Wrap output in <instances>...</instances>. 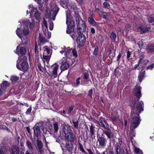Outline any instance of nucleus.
<instances>
[{
    "mask_svg": "<svg viewBox=\"0 0 154 154\" xmlns=\"http://www.w3.org/2000/svg\"><path fill=\"white\" fill-rule=\"evenodd\" d=\"M43 146V144L41 141L39 140H38L37 141V147L38 149H39V152H41Z\"/></svg>",
    "mask_w": 154,
    "mask_h": 154,
    "instance_id": "obj_27",
    "label": "nucleus"
},
{
    "mask_svg": "<svg viewBox=\"0 0 154 154\" xmlns=\"http://www.w3.org/2000/svg\"><path fill=\"white\" fill-rule=\"evenodd\" d=\"M148 20L149 22L152 23L154 25V19L153 18L151 17H148Z\"/></svg>",
    "mask_w": 154,
    "mask_h": 154,
    "instance_id": "obj_46",
    "label": "nucleus"
},
{
    "mask_svg": "<svg viewBox=\"0 0 154 154\" xmlns=\"http://www.w3.org/2000/svg\"><path fill=\"white\" fill-rule=\"evenodd\" d=\"M19 78L16 76L12 75L11 77V80L12 82H16L19 80Z\"/></svg>",
    "mask_w": 154,
    "mask_h": 154,
    "instance_id": "obj_35",
    "label": "nucleus"
},
{
    "mask_svg": "<svg viewBox=\"0 0 154 154\" xmlns=\"http://www.w3.org/2000/svg\"><path fill=\"white\" fill-rule=\"evenodd\" d=\"M143 102L142 101H139L138 100L136 101L134 104L131 105V116L132 120L130 126L131 134L133 132V131H131L137 128L140 123L141 120L139 114L143 110Z\"/></svg>",
    "mask_w": 154,
    "mask_h": 154,
    "instance_id": "obj_1",
    "label": "nucleus"
},
{
    "mask_svg": "<svg viewBox=\"0 0 154 154\" xmlns=\"http://www.w3.org/2000/svg\"><path fill=\"white\" fill-rule=\"evenodd\" d=\"M103 5L104 7L107 8L109 6V4L106 2H104L103 3Z\"/></svg>",
    "mask_w": 154,
    "mask_h": 154,
    "instance_id": "obj_63",
    "label": "nucleus"
},
{
    "mask_svg": "<svg viewBox=\"0 0 154 154\" xmlns=\"http://www.w3.org/2000/svg\"><path fill=\"white\" fill-rule=\"evenodd\" d=\"M24 72L22 74H20V79H25L26 78H28L29 76V72L26 71H24Z\"/></svg>",
    "mask_w": 154,
    "mask_h": 154,
    "instance_id": "obj_23",
    "label": "nucleus"
},
{
    "mask_svg": "<svg viewBox=\"0 0 154 154\" xmlns=\"http://www.w3.org/2000/svg\"><path fill=\"white\" fill-rule=\"evenodd\" d=\"M11 154H19L20 149L17 145L13 146L10 151Z\"/></svg>",
    "mask_w": 154,
    "mask_h": 154,
    "instance_id": "obj_15",
    "label": "nucleus"
},
{
    "mask_svg": "<svg viewBox=\"0 0 154 154\" xmlns=\"http://www.w3.org/2000/svg\"><path fill=\"white\" fill-rule=\"evenodd\" d=\"M63 131L65 135L72 132L71 127L68 125L63 124L62 125Z\"/></svg>",
    "mask_w": 154,
    "mask_h": 154,
    "instance_id": "obj_11",
    "label": "nucleus"
},
{
    "mask_svg": "<svg viewBox=\"0 0 154 154\" xmlns=\"http://www.w3.org/2000/svg\"><path fill=\"white\" fill-rule=\"evenodd\" d=\"M2 84L3 88L5 89L8 87L10 85L9 83L7 81H4Z\"/></svg>",
    "mask_w": 154,
    "mask_h": 154,
    "instance_id": "obj_44",
    "label": "nucleus"
},
{
    "mask_svg": "<svg viewBox=\"0 0 154 154\" xmlns=\"http://www.w3.org/2000/svg\"><path fill=\"white\" fill-rule=\"evenodd\" d=\"M43 105V106L44 107V109H48V99H46L45 98H44V99Z\"/></svg>",
    "mask_w": 154,
    "mask_h": 154,
    "instance_id": "obj_30",
    "label": "nucleus"
},
{
    "mask_svg": "<svg viewBox=\"0 0 154 154\" xmlns=\"http://www.w3.org/2000/svg\"><path fill=\"white\" fill-rule=\"evenodd\" d=\"M154 68V63L148 66L147 67H146V69L147 70H152L153 69V68Z\"/></svg>",
    "mask_w": 154,
    "mask_h": 154,
    "instance_id": "obj_49",
    "label": "nucleus"
},
{
    "mask_svg": "<svg viewBox=\"0 0 154 154\" xmlns=\"http://www.w3.org/2000/svg\"><path fill=\"white\" fill-rule=\"evenodd\" d=\"M38 48V47L37 45L36 42L35 47V48H34L35 52V53H37V54H38L39 52L37 50Z\"/></svg>",
    "mask_w": 154,
    "mask_h": 154,
    "instance_id": "obj_59",
    "label": "nucleus"
},
{
    "mask_svg": "<svg viewBox=\"0 0 154 154\" xmlns=\"http://www.w3.org/2000/svg\"><path fill=\"white\" fill-rule=\"evenodd\" d=\"M89 77V74L87 73H85L84 74L83 78L87 80L88 79Z\"/></svg>",
    "mask_w": 154,
    "mask_h": 154,
    "instance_id": "obj_55",
    "label": "nucleus"
},
{
    "mask_svg": "<svg viewBox=\"0 0 154 154\" xmlns=\"http://www.w3.org/2000/svg\"><path fill=\"white\" fill-rule=\"evenodd\" d=\"M93 93V90L92 89H91L88 92V95L91 98H92V94Z\"/></svg>",
    "mask_w": 154,
    "mask_h": 154,
    "instance_id": "obj_51",
    "label": "nucleus"
},
{
    "mask_svg": "<svg viewBox=\"0 0 154 154\" xmlns=\"http://www.w3.org/2000/svg\"><path fill=\"white\" fill-rule=\"evenodd\" d=\"M43 59L44 60H45L47 63H48V55H43Z\"/></svg>",
    "mask_w": 154,
    "mask_h": 154,
    "instance_id": "obj_57",
    "label": "nucleus"
},
{
    "mask_svg": "<svg viewBox=\"0 0 154 154\" xmlns=\"http://www.w3.org/2000/svg\"><path fill=\"white\" fill-rule=\"evenodd\" d=\"M80 149L81 151L87 154V153L85 151V150L84 149V148L83 147V146L81 144H80Z\"/></svg>",
    "mask_w": 154,
    "mask_h": 154,
    "instance_id": "obj_56",
    "label": "nucleus"
},
{
    "mask_svg": "<svg viewBox=\"0 0 154 154\" xmlns=\"http://www.w3.org/2000/svg\"><path fill=\"white\" fill-rule=\"evenodd\" d=\"M131 27V25L130 24H127L125 26V29L126 30H129Z\"/></svg>",
    "mask_w": 154,
    "mask_h": 154,
    "instance_id": "obj_50",
    "label": "nucleus"
},
{
    "mask_svg": "<svg viewBox=\"0 0 154 154\" xmlns=\"http://www.w3.org/2000/svg\"><path fill=\"white\" fill-rule=\"evenodd\" d=\"M79 36L77 38V46L79 48L83 46L86 41V38L85 35L82 33H79Z\"/></svg>",
    "mask_w": 154,
    "mask_h": 154,
    "instance_id": "obj_7",
    "label": "nucleus"
},
{
    "mask_svg": "<svg viewBox=\"0 0 154 154\" xmlns=\"http://www.w3.org/2000/svg\"><path fill=\"white\" fill-rule=\"evenodd\" d=\"M134 152L138 154H143L142 151L140 149L137 148H135L134 150Z\"/></svg>",
    "mask_w": 154,
    "mask_h": 154,
    "instance_id": "obj_40",
    "label": "nucleus"
},
{
    "mask_svg": "<svg viewBox=\"0 0 154 154\" xmlns=\"http://www.w3.org/2000/svg\"><path fill=\"white\" fill-rule=\"evenodd\" d=\"M16 53L19 54V53L22 55H25L26 52V49L24 47H20V45H18L16 48Z\"/></svg>",
    "mask_w": 154,
    "mask_h": 154,
    "instance_id": "obj_12",
    "label": "nucleus"
},
{
    "mask_svg": "<svg viewBox=\"0 0 154 154\" xmlns=\"http://www.w3.org/2000/svg\"><path fill=\"white\" fill-rule=\"evenodd\" d=\"M54 134H55L58 131V125L57 123H55L54 125Z\"/></svg>",
    "mask_w": 154,
    "mask_h": 154,
    "instance_id": "obj_45",
    "label": "nucleus"
},
{
    "mask_svg": "<svg viewBox=\"0 0 154 154\" xmlns=\"http://www.w3.org/2000/svg\"><path fill=\"white\" fill-rule=\"evenodd\" d=\"M141 88L140 86H137L134 88V94L135 96L139 99L141 96L140 90Z\"/></svg>",
    "mask_w": 154,
    "mask_h": 154,
    "instance_id": "obj_16",
    "label": "nucleus"
},
{
    "mask_svg": "<svg viewBox=\"0 0 154 154\" xmlns=\"http://www.w3.org/2000/svg\"><path fill=\"white\" fill-rule=\"evenodd\" d=\"M59 9V8L56 5L55 2H52L50 5V10L49 12V17L50 19L53 20H55Z\"/></svg>",
    "mask_w": 154,
    "mask_h": 154,
    "instance_id": "obj_5",
    "label": "nucleus"
},
{
    "mask_svg": "<svg viewBox=\"0 0 154 154\" xmlns=\"http://www.w3.org/2000/svg\"><path fill=\"white\" fill-rule=\"evenodd\" d=\"M116 37V35L115 33L112 32L110 33V38L113 41H115Z\"/></svg>",
    "mask_w": 154,
    "mask_h": 154,
    "instance_id": "obj_36",
    "label": "nucleus"
},
{
    "mask_svg": "<svg viewBox=\"0 0 154 154\" xmlns=\"http://www.w3.org/2000/svg\"><path fill=\"white\" fill-rule=\"evenodd\" d=\"M40 14L39 12L37 11H36L34 14V15L36 19L38 20L40 19Z\"/></svg>",
    "mask_w": 154,
    "mask_h": 154,
    "instance_id": "obj_39",
    "label": "nucleus"
},
{
    "mask_svg": "<svg viewBox=\"0 0 154 154\" xmlns=\"http://www.w3.org/2000/svg\"><path fill=\"white\" fill-rule=\"evenodd\" d=\"M146 51L148 52L152 53L154 52V45H149L146 47Z\"/></svg>",
    "mask_w": 154,
    "mask_h": 154,
    "instance_id": "obj_25",
    "label": "nucleus"
},
{
    "mask_svg": "<svg viewBox=\"0 0 154 154\" xmlns=\"http://www.w3.org/2000/svg\"><path fill=\"white\" fill-rule=\"evenodd\" d=\"M106 140L103 137H100L97 140L99 144H97V147L99 149L104 148L106 146Z\"/></svg>",
    "mask_w": 154,
    "mask_h": 154,
    "instance_id": "obj_10",
    "label": "nucleus"
},
{
    "mask_svg": "<svg viewBox=\"0 0 154 154\" xmlns=\"http://www.w3.org/2000/svg\"><path fill=\"white\" fill-rule=\"evenodd\" d=\"M116 154H120V146L117 145L116 148Z\"/></svg>",
    "mask_w": 154,
    "mask_h": 154,
    "instance_id": "obj_41",
    "label": "nucleus"
},
{
    "mask_svg": "<svg viewBox=\"0 0 154 154\" xmlns=\"http://www.w3.org/2000/svg\"><path fill=\"white\" fill-rule=\"evenodd\" d=\"M22 23L25 25V26H28L29 23V20H24L22 22Z\"/></svg>",
    "mask_w": 154,
    "mask_h": 154,
    "instance_id": "obj_53",
    "label": "nucleus"
},
{
    "mask_svg": "<svg viewBox=\"0 0 154 154\" xmlns=\"http://www.w3.org/2000/svg\"><path fill=\"white\" fill-rule=\"evenodd\" d=\"M99 122L101 125V126L104 128L108 129V130L109 129V124L104 118L102 117L100 118L99 119Z\"/></svg>",
    "mask_w": 154,
    "mask_h": 154,
    "instance_id": "obj_13",
    "label": "nucleus"
},
{
    "mask_svg": "<svg viewBox=\"0 0 154 154\" xmlns=\"http://www.w3.org/2000/svg\"><path fill=\"white\" fill-rule=\"evenodd\" d=\"M60 4L63 8L66 9H68L66 12V23L67 25L68 21L70 20L71 15L70 11L69 9L70 8L75 11L76 9V6L74 3L69 4V0H61Z\"/></svg>",
    "mask_w": 154,
    "mask_h": 154,
    "instance_id": "obj_3",
    "label": "nucleus"
},
{
    "mask_svg": "<svg viewBox=\"0 0 154 154\" xmlns=\"http://www.w3.org/2000/svg\"><path fill=\"white\" fill-rule=\"evenodd\" d=\"M74 125V126L75 128L76 129H77L78 128V126L79 125V122L77 120L76 121H72Z\"/></svg>",
    "mask_w": 154,
    "mask_h": 154,
    "instance_id": "obj_48",
    "label": "nucleus"
},
{
    "mask_svg": "<svg viewBox=\"0 0 154 154\" xmlns=\"http://www.w3.org/2000/svg\"><path fill=\"white\" fill-rule=\"evenodd\" d=\"M6 146L4 145H0V154H5L3 149H5Z\"/></svg>",
    "mask_w": 154,
    "mask_h": 154,
    "instance_id": "obj_43",
    "label": "nucleus"
},
{
    "mask_svg": "<svg viewBox=\"0 0 154 154\" xmlns=\"http://www.w3.org/2000/svg\"><path fill=\"white\" fill-rule=\"evenodd\" d=\"M58 64L56 63L53 64L51 66V69L52 70L51 76L52 79H54L57 77V70L59 67Z\"/></svg>",
    "mask_w": 154,
    "mask_h": 154,
    "instance_id": "obj_9",
    "label": "nucleus"
},
{
    "mask_svg": "<svg viewBox=\"0 0 154 154\" xmlns=\"http://www.w3.org/2000/svg\"><path fill=\"white\" fill-rule=\"evenodd\" d=\"M81 79L80 77H79L76 80V86H77L79 84H80V80Z\"/></svg>",
    "mask_w": 154,
    "mask_h": 154,
    "instance_id": "obj_62",
    "label": "nucleus"
},
{
    "mask_svg": "<svg viewBox=\"0 0 154 154\" xmlns=\"http://www.w3.org/2000/svg\"><path fill=\"white\" fill-rule=\"evenodd\" d=\"M74 108V107L73 106H71L69 108V109L67 111V113L69 116L73 114H72V112Z\"/></svg>",
    "mask_w": 154,
    "mask_h": 154,
    "instance_id": "obj_31",
    "label": "nucleus"
},
{
    "mask_svg": "<svg viewBox=\"0 0 154 154\" xmlns=\"http://www.w3.org/2000/svg\"><path fill=\"white\" fill-rule=\"evenodd\" d=\"M47 39L45 37L39 35L38 38V42L40 44V45H44L47 42Z\"/></svg>",
    "mask_w": 154,
    "mask_h": 154,
    "instance_id": "obj_22",
    "label": "nucleus"
},
{
    "mask_svg": "<svg viewBox=\"0 0 154 154\" xmlns=\"http://www.w3.org/2000/svg\"><path fill=\"white\" fill-rule=\"evenodd\" d=\"M75 15L74 17H75V21L77 22H79V21H82L81 18L80 17L79 15V14L78 12L76 10L74 11Z\"/></svg>",
    "mask_w": 154,
    "mask_h": 154,
    "instance_id": "obj_26",
    "label": "nucleus"
},
{
    "mask_svg": "<svg viewBox=\"0 0 154 154\" xmlns=\"http://www.w3.org/2000/svg\"><path fill=\"white\" fill-rule=\"evenodd\" d=\"M42 27L44 33L46 35H48V24L47 21L45 18L43 19V22L42 24Z\"/></svg>",
    "mask_w": 154,
    "mask_h": 154,
    "instance_id": "obj_14",
    "label": "nucleus"
},
{
    "mask_svg": "<svg viewBox=\"0 0 154 154\" xmlns=\"http://www.w3.org/2000/svg\"><path fill=\"white\" fill-rule=\"evenodd\" d=\"M52 53V49H49V60L50 58L51 57V56Z\"/></svg>",
    "mask_w": 154,
    "mask_h": 154,
    "instance_id": "obj_60",
    "label": "nucleus"
},
{
    "mask_svg": "<svg viewBox=\"0 0 154 154\" xmlns=\"http://www.w3.org/2000/svg\"><path fill=\"white\" fill-rule=\"evenodd\" d=\"M138 44L140 47H142V46L143 45V42L142 40L140 41L138 43Z\"/></svg>",
    "mask_w": 154,
    "mask_h": 154,
    "instance_id": "obj_58",
    "label": "nucleus"
},
{
    "mask_svg": "<svg viewBox=\"0 0 154 154\" xmlns=\"http://www.w3.org/2000/svg\"><path fill=\"white\" fill-rule=\"evenodd\" d=\"M16 67L20 70L26 71L29 69L26 57L25 56H20L17 61Z\"/></svg>",
    "mask_w": 154,
    "mask_h": 154,
    "instance_id": "obj_4",
    "label": "nucleus"
},
{
    "mask_svg": "<svg viewBox=\"0 0 154 154\" xmlns=\"http://www.w3.org/2000/svg\"><path fill=\"white\" fill-rule=\"evenodd\" d=\"M116 120V118L115 116H113L109 117V120L112 121L114 122Z\"/></svg>",
    "mask_w": 154,
    "mask_h": 154,
    "instance_id": "obj_61",
    "label": "nucleus"
},
{
    "mask_svg": "<svg viewBox=\"0 0 154 154\" xmlns=\"http://www.w3.org/2000/svg\"><path fill=\"white\" fill-rule=\"evenodd\" d=\"M89 126H90V134L91 136V137L95 133V127L93 126L92 124H91V125Z\"/></svg>",
    "mask_w": 154,
    "mask_h": 154,
    "instance_id": "obj_28",
    "label": "nucleus"
},
{
    "mask_svg": "<svg viewBox=\"0 0 154 154\" xmlns=\"http://www.w3.org/2000/svg\"><path fill=\"white\" fill-rule=\"evenodd\" d=\"M49 29L50 30H51L53 29L54 27V23L52 22H50L49 24Z\"/></svg>",
    "mask_w": 154,
    "mask_h": 154,
    "instance_id": "obj_54",
    "label": "nucleus"
},
{
    "mask_svg": "<svg viewBox=\"0 0 154 154\" xmlns=\"http://www.w3.org/2000/svg\"><path fill=\"white\" fill-rule=\"evenodd\" d=\"M94 51L93 54L95 56H96L98 54V47L97 46H94Z\"/></svg>",
    "mask_w": 154,
    "mask_h": 154,
    "instance_id": "obj_38",
    "label": "nucleus"
},
{
    "mask_svg": "<svg viewBox=\"0 0 154 154\" xmlns=\"http://www.w3.org/2000/svg\"><path fill=\"white\" fill-rule=\"evenodd\" d=\"M104 133L107 136L108 138L111 139L114 136V134L111 131V130L109 128V130L106 129V130L103 131Z\"/></svg>",
    "mask_w": 154,
    "mask_h": 154,
    "instance_id": "obj_17",
    "label": "nucleus"
},
{
    "mask_svg": "<svg viewBox=\"0 0 154 154\" xmlns=\"http://www.w3.org/2000/svg\"><path fill=\"white\" fill-rule=\"evenodd\" d=\"M69 64L68 62L66 61L62 63L60 66V69L61 70V72L68 69L69 68Z\"/></svg>",
    "mask_w": 154,
    "mask_h": 154,
    "instance_id": "obj_21",
    "label": "nucleus"
},
{
    "mask_svg": "<svg viewBox=\"0 0 154 154\" xmlns=\"http://www.w3.org/2000/svg\"><path fill=\"white\" fill-rule=\"evenodd\" d=\"M26 144L28 149L30 150H33V148L32 146L31 143L28 140L26 141Z\"/></svg>",
    "mask_w": 154,
    "mask_h": 154,
    "instance_id": "obj_33",
    "label": "nucleus"
},
{
    "mask_svg": "<svg viewBox=\"0 0 154 154\" xmlns=\"http://www.w3.org/2000/svg\"><path fill=\"white\" fill-rule=\"evenodd\" d=\"M32 110V107L30 106V107L28 109L26 112L25 113L26 115H28L30 114Z\"/></svg>",
    "mask_w": 154,
    "mask_h": 154,
    "instance_id": "obj_52",
    "label": "nucleus"
},
{
    "mask_svg": "<svg viewBox=\"0 0 154 154\" xmlns=\"http://www.w3.org/2000/svg\"><path fill=\"white\" fill-rule=\"evenodd\" d=\"M86 30V26L85 22L83 21H79L77 24V32L78 34L82 33Z\"/></svg>",
    "mask_w": 154,
    "mask_h": 154,
    "instance_id": "obj_8",
    "label": "nucleus"
},
{
    "mask_svg": "<svg viewBox=\"0 0 154 154\" xmlns=\"http://www.w3.org/2000/svg\"><path fill=\"white\" fill-rule=\"evenodd\" d=\"M16 32L17 36L22 39V38H23V37L21 29H20V28H18Z\"/></svg>",
    "mask_w": 154,
    "mask_h": 154,
    "instance_id": "obj_29",
    "label": "nucleus"
},
{
    "mask_svg": "<svg viewBox=\"0 0 154 154\" xmlns=\"http://www.w3.org/2000/svg\"><path fill=\"white\" fill-rule=\"evenodd\" d=\"M99 14L100 17L105 19L108 18L111 16L109 13H107L105 12L101 11L99 13Z\"/></svg>",
    "mask_w": 154,
    "mask_h": 154,
    "instance_id": "obj_24",
    "label": "nucleus"
},
{
    "mask_svg": "<svg viewBox=\"0 0 154 154\" xmlns=\"http://www.w3.org/2000/svg\"><path fill=\"white\" fill-rule=\"evenodd\" d=\"M140 63H142V65H146L149 62V60H143V59H141L139 60Z\"/></svg>",
    "mask_w": 154,
    "mask_h": 154,
    "instance_id": "obj_42",
    "label": "nucleus"
},
{
    "mask_svg": "<svg viewBox=\"0 0 154 154\" xmlns=\"http://www.w3.org/2000/svg\"><path fill=\"white\" fill-rule=\"evenodd\" d=\"M145 74V71H143L140 72L138 77V78L139 80V82H141L143 79Z\"/></svg>",
    "mask_w": 154,
    "mask_h": 154,
    "instance_id": "obj_34",
    "label": "nucleus"
},
{
    "mask_svg": "<svg viewBox=\"0 0 154 154\" xmlns=\"http://www.w3.org/2000/svg\"><path fill=\"white\" fill-rule=\"evenodd\" d=\"M75 26V23L73 21H70L69 25L67 26V28L69 29H73L74 27Z\"/></svg>",
    "mask_w": 154,
    "mask_h": 154,
    "instance_id": "obj_32",
    "label": "nucleus"
},
{
    "mask_svg": "<svg viewBox=\"0 0 154 154\" xmlns=\"http://www.w3.org/2000/svg\"><path fill=\"white\" fill-rule=\"evenodd\" d=\"M29 27L30 29H32L34 26V23H30L29 24Z\"/></svg>",
    "mask_w": 154,
    "mask_h": 154,
    "instance_id": "obj_64",
    "label": "nucleus"
},
{
    "mask_svg": "<svg viewBox=\"0 0 154 154\" xmlns=\"http://www.w3.org/2000/svg\"><path fill=\"white\" fill-rule=\"evenodd\" d=\"M150 29L149 27H144L140 26H138L137 28L138 31L140 32L141 34L148 32Z\"/></svg>",
    "mask_w": 154,
    "mask_h": 154,
    "instance_id": "obj_18",
    "label": "nucleus"
},
{
    "mask_svg": "<svg viewBox=\"0 0 154 154\" xmlns=\"http://www.w3.org/2000/svg\"><path fill=\"white\" fill-rule=\"evenodd\" d=\"M64 51H65L66 57L69 58H71L72 55L75 57H76L78 56L77 52L75 49H70L69 47H68L66 49V51L64 50L63 51H60V52L63 54L64 52Z\"/></svg>",
    "mask_w": 154,
    "mask_h": 154,
    "instance_id": "obj_6",
    "label": "nucleus"
},
{
    "mask_svg": "<svg viewBox=\"0 0 154 154\" xmlns=\"http://www.w3.org/2000/svg\"><path fill=\"white\" fill-rule=\"evenodd\" d=\"M47 122H44L41 121L37 123L33 128L34 131V138L35 139V137H38L41 136V132L40 128L42 129L43 133L45 134H47V131H48Z\"/></svg>",
    "mask_w": 154,
    "mask_h": 154,
    "instance_id": "obj_2",
    "label": "nucleus"
},
{
    "mask_svg": "<svg viewBox=\"0 0 154 154\" xmlns=\"http://www.w3.org/2000/svg\"><path fill=\"white\" fill-rule=\"evenodd\" d=\"M88 20L89 23L93 26L95 25L96 22L91 17H88Z\"/></svg>",
    "mask_w": 154,
    "mask_h": 154,
    "instance_id": "obj_37",
    "label": "nucleus"
},
{
    "mask_svg": "<svg viewBox=\"0 0 154 154\" xmlns=\"http://www.w3.org/2000/svg\"><path fill=\"white\" fill-rule=\"evenodd\" d=\"M66 147L67 150L69 152L71 151L74 149V147H76V145L75 143L73 144L72 143H67L66 145Z\"/></svg>",
    "mask_w": 154,
    "mask_h": 154,
    "instance_id": "obj_20",
    "label": "nucleus"
},
{
    "mask_svg": "<svg viewBox=\"0 0 154 154\" xmlns=\"http://www.w3.org/2000/svg\"><path fill=\"white\" fill-rule=\"evenodd\" d=\"M69 135H65L66 139L71 142H73L76 139L75 135L72 132L69 133Z\"/></svg>",
    "mask_w": 154,
    "mask_h": 154,
    "instance_id": "obj_19",
    "label": "nucleus"
},
{
    "mask_svg": "<svg viewBox=\"0 0 154 154\" xmlns=\"http://www.w3.org/2000/svg\"><path fill=\"white\" fill-rule=\"evenodd\" d=\"M23 33L24 35L26 36L28 35L29 33V30L28 29H23Z\"/></svg>",
    "mask_w": 154,
    "mask_h": 154,
    "instance_id": "obj_47",
    "label": "nucleus"
}]
</instances>
